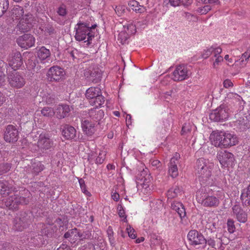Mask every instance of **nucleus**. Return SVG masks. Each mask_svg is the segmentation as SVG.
I'll use <instances>...</instances> for the list:
<instances>
[{
    "mask_svg": "<svg viewBox=\"0 0 250 250\" xmlns=\"http://www.w3.org/2000/svg\"><path fill=\"white\" fill-rule=\"evenodd\" d=\"M19 138V132L16 127L13 125H8L6 128L4 139L6 142L14 143Z\"/></svg>",
    "mask_w": 250,
    "mask_h": 250,
    "instance_id": "nucleus-18",
    "label": "nucleus"
},
{
    "mask_svg": "<svg viewBox=\"0 0 250 250\" xmlns=\"http://www.w3.org/2000/svg\"><path fill=\"white\" fill-rule=\"evenodd\" d=\"M129 37L130 36L123 30L119 34L118 40H120V42L124 44L125 43Z\"/></svg>",
    "mask_w": 250,
    "mask_h": 250,
    "instance_id": "nucleus-44",
    "label": "nucleus"
},
{
    "mask_svg": "<svg viewBox=\"0 0 250 250\" xmlns=\"http://www.w3.org/2000/svg\"><path fill=\"white\" fill-rule=\"evenodd\" d=\"M223 85L225 88H229L232 87L233 86V83L230 80L227 79L224 81Z\"/></svg>",
    "mask_w": 250,
    "mask_h": 250,
    "instance_id": "nucleus-60",
    "label": "nucleus"
},
{
    "mask_svg": "<svg viewBox=\"0 0 250 250\" xmlns=\"http://www.w3.org/2000/svg\"><path fill=\"white\" fill-rule=\"evenodd\" d=\"M21 55L20 52H16L8 59V64L14 70L19 69L22 64Z\"/></svg>",
    "mask_w": 250,
    "mask_h": 250,
    "instance_id": "nucleus-20",
    "label": "nucleus"
},
{
    "mask_svg": "<svg viewBox=\"0 0 250 250\" xmlns=\"http://www.w3.org/2000/svg\"><path fill=\"white\" fill-rule=\"evenodd\" d=\"M171 208L178 213L181 219L185 217L186 214L185 208L181 203L173 202L171 204Z\"/></svg>",
    "mask_w": 250,
    "mask_h": 250,
    "instance_id": "nucleus-30",
    "label": "nucleus"
},
{
    "mask_svg": "<svg viewBox=\"0 0 250 250\" xmlns=\"http://www.w3.org/2000/svg\"><path fill=\"white\" fill-rule=\"evenodd\" d=\"M192 2V0H180V3L184 6H188Z\"/></svg>",
    "mask_w": 250,
    "mask_h": 250,
    "instance_id": "nucleus-63",
    "label": "nucleus"
},
{
    "mask_svg": "<svg viewBox=\"0 0 250 250\" xmlns=\"http://www.w3.org/2000/svg\"><path fill=\"white\" fill-rule=\"evenodd\" d=\"M229 116V108L226 104H223L212 111L210 113L209 119L215 122L225 121Z\"/></svg>",
    "mask_w": 250,
    "mask_h": 250,
    "instance_id": "nucleus-8",
    "label": "nucleus"
},
{
    "mask_svg": "<svg viewBox=\"0 0 250 250\" xmlns=\"http://www.w3.org/2000/svg\"><path fill=\"white\" fill-rule=\"evenodd\" d=\"M123 31L129 36L134 34L136 31V25L132 23L125 24L123 25Z\"/></svg>",
    "mask_w": 250,
    "mask_h": 250,
    "instance_id": "nucleus-36",
    "label": "nucleus"
},
{
    "mask_svg": "<svg viewBox=\"0 0 250 250\" xmlns=\"http://www.w3.org/2000/svg\"><path fill=\"white\" fill-rule=\"evenodd\" d=\"M63 137L67 140H71L75 138L76 135V130L74 127L68 125H65L62 130Z\"/></svg>",
    "mask_w": 250,
    "mask_h": 250,
    "instance_id": "nucleus-28",
    "label": "nucleus"
},
{
    "mask_svg": "<svg viewBox=\"0 0 250 250\" xmlns=\"http://www.w3.org/2000/svg\"><path fill=\"white\" fill-rule=\"evenodd\" d=\"M150 206L152 209L154 210H159L163 207L162 201L159 200H154L150 203Z\"/></svg>",
    "mask_w": 250,
    "mask_h": 250,
    "instance_id": "nucleus-39",
    "label": "nucleus"
},
{
    "mask_svg": "<svg viewBox=\"0 0 250 250\" xmlns=\"http://www.w3.org/2000/svg\"><path fill=\"white\" fill-rule=\"evenodd\" d=\"M88 234L85 232H82L77 229L69 230L64 235L66 239H68L71 243H80L82 241L88 237Z\"/></svg>",
    "mask_w": 250,
    "mask_h": 250,
    "instance_id": "nucleus-9",
    "label": "nucleus"
},
{
    "mask_svg": "<svg viewBox=\"0 0 250 250\" xmlns=\"http://www.w3.org/2000/svg\"><path fill=\"white\" fill-rule=\"evenodd\" d=\"M206 243H207L209 246L216 249V248H215V242L214 239L212 238H208L207 240H206Z\"/></svg>",
    "mask_w": 250,
    "mask_h": 250,
    "instance_id": "nucleus-62",
    "label": "nucleus"
},
{
    "mask_svg": "<svg viewBox=\"0 0 250 250\" xmlns=\"http://www.w3.org/2000/svg\"><path fill=\"white\" fill-rule=\"evenodd\" d=\"M37 55L42 62L45 63L49 61L51 52L49 49L42 46L38 50Z\"/></svg>",
    "mask_w": 250,
    "mask_h": 250,
    "instance_id": "nucleus-25",
    "label": "nucleus"
},
{
    "mask_svg": "<svg viewBox=\"0 0 250 250\" xmlns=\"http://www.w3.org/2000/svg\"><path fill=\"white\" fill-rule=\"evenodd\" d=\"M182 191L177 186L174 185L168 189L167 196L168 199H173L181 195Z\"/></svg>",
    "mask_w": 250,
    "mask_h": 250,
    "instance_id": "nucleus-31",
    "label": "nucleus"
},
{
    "mask_svg": "<svg viewBox=\"0 0 250 250\" xmlns=\"http://www.w3.org/2000/svg\"><path fill=\"white\" fill-rule=\"evenodd\" d=\"M106 232L110 244L112 247H114L115 245V241L113 237L114 232L111 227H108Z\"/></svg>",
    "mask_w": 250,
    "mask_h": 250,
    "instance_id": "nucleus-43",
    "label": "nucleus"
},
{
    "mask_svg": "<svg viewBox=\"0 0 250 250\" xmlns=\"http://www.w3.org/2000/svg\"><path fill=\"white\" fill-rule=\"evenodd\" d=\"M172 91H167L161 94V99L163 100L168 102L172 98Z\"/></svg>",
    "mask_w": 250,
    "mask_h": 250,
    "instance_id": "nucleus-48",
    "label": "nucleus"
},
{
    "mask_svg": "<svg viewBox=\"0 0 250 250\" xmlns=\"http://www.w3.org/2000/svg\"><path fill=\"white\" fill-rule=\"evenodd\" d=\"M190 75L187 67L184 65H179L176 67L172 74V79L174 81H181L187 79Z\"/></svg>",
    "mask_w": 250,
    "mask_h": 250,
    "instance_id": "nucleus-14",
    "label": "nucleus"
},
{
    "mask_svg": "<svg viewBox=\"0 0 250 250\" xmlns=\"http://www.w3.org/2000/svg\"><path fill=\"white\" fill-rule=\"evenodd\" d=\"M53 142L47 135L41 134L37 142V149L36 151L44 152L45 151L51 148Z\"/></svg>",
    "mask_w": 250,
    "mask_h": 250,
    "instance_id": "nucleus-12",
    "label": "nucleus"
},
{
    "mask_svg": "<svg viewBox=\"0 0 250 250\" xmlns=\"http://www.w3.org/2000/svg\"><path fill=\"white\" fill-rule=\"evenodd\" d=\"M27 65L29 69H35L37 67V70H39L40 68L38 67L36 62H33V60H29Z\"/></svg>",
    "mask_w": 250,
    "mask_h": 250,
    "instance_id": "nucleus-55",
    "label": "nucleus"
},
{
    "mask_svg": "<svg viewBox=\"0 0 250 250\" xmlns=\"http://www.w3.org/2000/svg\"><path fill=\"white\" fill-rule=\"evenodd\" d=\"M223 59L224 61L226 62V63L228 65L232 64L234 62H236L235 60H234L233 56L229 54L225 55Z\"/></svg>",
    "mask_w": 250,
    "mask_h": 250,
    "instance_id": "nucleus-47",
    "label": "nucleus"
},
{
    "mask_svg": "<svg viewBox=\"0 0 250 250\" xmlns=\"http://www.w3.org/2000/svg\"><path fill=\"white\" fill-rule=\"evenodd\" d=\"M217 157L220 164L224 167L232 166L235 160L233 154L226 150L219 151Z\"/></svg>",
    "mask_w": 250,
    "mask_h": 250,
    "instance_id": "nucleus-11",
    "label": "nucleus"
},
{
    "mask_svg": "<svg viewBox=\"0 0 250 250\" xmlns=\"http://www.w3.org/2000/svg\"><path fill=\"white\" fill-rule=\"evenodd\" d=\"M129 7L136 13L143 14L146 11V7L139 4L136 0H130L128 2Z\"/></svg>",
    "mask_w": 250,
    "mask_h": 250,
    "instance_id": "nucleus-29",
    "label": "nucleus"
},
{
    "mask_svg": "<svg viewBox=\"0 0 250 250\" xmlns=\"http://www.w3.org/2000/svg\"><path fill=\"white\" fill-rule=\"evenodd\" d=\"M188 239L192 245L196 246L206 243L203 235L196 230H191L188 234Z\"/></svg>",
    "mask_w": 250,
    "mask_h": 250,
    "instance_id": "nucleus-16",
    "label": "nucleus"
},
{
    "mask_svg": "<svg viewBox=\"0 0 250 250\" xmlns=\"http://www.w3.org/2000/svg\"><path fill=\"white\" fill-rule=\"evenodd\" d=\"M106 151L104 150L96 149L91 151L88 155V160L91 163H95L99 165L102 164L105 160Z\"/></svg>",
    "mask_w": 250,
    "mask_h": 250,
    "instance_id": "nucleus-17",
    "label": "nucleus"
},
{
    "mask_svg": "<svg viewBox=\"0 0 250 250\" xmlns=\"http://www.w3.org/2000/svg\"><path fill=\"white\" fill-rule=\"evenodd\" d=\"M55 114L57 118H63L66 117L70 111V108L66 104L58 105L56 107Z\"/></svg>",
    "mask_w": 250,
    "mask_h": 250,
    "instance_id": "nucleus-27",
    "label": "nucleus"
},
{
    "mask_svg": "<svg viewBox=\"0 0 250 250\" xmlns=\"http://www.w3.org/2000/svg\"><path fill=\"white\" fill-rule=\"evenodd\" d=\"M211 9V6L209 5H206L203 7L198 8L197 9V12L201 15L206 14L208 12L210 11Z\"/></svg>",
    "mask_w": 250,
    "mask_h": 250,
    "instance_id": "nucleus-46",
    "label": "nucleus"
},
{
    "mask_svg": "<svg viewBox=\"0 0 250 250\" xmlns=\"http://www.w3.org/2000/svg\"><path fill=\"white\" fill-rule=\"evenodd\" d=\"M64 75L63 69L58 66H53L49 69L47 76L51 81H59L63 79Z\"/></svg>",
    "mask_w": 250,
    "mask_h": 250,
    "instance_id": "nucleus-13",
    "label": "nucleus"
},
{
    "mask_svg": "<svg viewBox=\"0 0 250 250\" xmlns=\"http://www.w3.org/2000/svg\"><path fill=\"white\" fill-rule=\"evenodd\" d=\"M14 223L15 229L18 231H21L26 227L24 219L17 217L15 219Z\"/></svg>",
    "mask_w": 250,
    "mask_h": 250,
    "instance_id": "nucleus-35",
    "label": "nucleus"
},
{
    "mask_svg": "<svg viewBox=\"0 0 250 250\" xmlns=\"http://www.w3.org/2000/svg\"><path fill=\"white\" fill-rule=\"evenodd\" d=\"M23 9L20 6L15 7L13 10V15L15 17L16 19H20L21 17H23L24 15Z\"/></svg>",
    "mask_w": 250,
    "mask_h": 250,
    "instance_id": "nucleus-41",
    "label": "nucleus"
},
{
    "mask_svg": "<svg viewBox=\"0 0 250 250\" xmlns=\"http://www.w3.org/2000/svg\"><path fill=\"white\" fill-rule=\"evenodd\" d=\"M8 81L11 87L16 88H21L25 84V79L22 76L17 72L9 75Z\"/></svg>",
    "mask_w": 250,
    "mask_h": 250,
    "instance_id": "nucleus-15",
    "label": "nucleus"
},
{
    "mask_svg": "<svg viewBox=\"0 0 250 250\" xmlns=\"http://www.w3.org/2000/svg\"><path fill=\"white\" fill-rule=\"evenodd\" d=\"M125 121L126 125L128 127L129 125H131L132 121H131V116L130 114H125Z\"/></svg>",
    "mask_w": 250,
    "mask_h": 250,
    "instance_id": "nucleus-61",
    "label": "nucleus"
},
{
    "mask_svg": "<svg viewBox=\"0 0 250 250\" xmlns=\"http://www.w3.org/2000/svg\"><path fill=\"white\" fill-rule=\"evenodd\" d=\"M85 97L90 105L96 108L101 107L104 103V97L98 87H90L85 92Z\"/></svg>",
    "mask_w": 250,
    "mask_h": 250,
    "instance_id": "nucleus-5",
    "label": "nucleus"
},
{
    "mask_svg": "<svg viewBox=\"0 0 250 250\" xmlns=\"http://www.w3.org/2000/svg\"><path fill=\"white\" fill-rule=\"evenodd\" d=\"M179 155L177 154L172 157L169 163L168 168V174L172 178L176 177L178 175V170L177 167L178 163V158Z\"/></svg>",
    "mask_w": 250,
    "mask_h": 250,
    "instance_id": "nucleus-24",
    "label": "nucleus"
},
{
    "mask_svg": "<svg viewBox=\"0 0 250 250\" xmlns=\"http://www.w3.org/2000/svg\"><path fill=\"white\" fill-rule=\"evenodd\" d=\"M233 216L240 223H245L247 220L248 215L238 205H235L232 207Z\"/></svg>",
    "mask_w": 250,
    "mask_h": 250,
    "instance_id": "nucleus-21",
    "label": "nucleus"
},
{
    "mask_svg": "<svg viewBox=\"0 0 250 250\" xmlns=\"http://www.w3.org/2000/svg\"><path fill=\"white\" fill-rule=\"evenodd\" d=\"M228 230L230 233L234 232L235 227L234 224V221L231 219H229L227 221Z\"/></svg>",
    "mask_w": 250,
    "mask_h": 250,
    "instance_id": "nucleus-49",
    "label": "nucleus"
},
{
    "mask_svg": "<svg viewBox=\"0 0 250 250\" xmlns=\"http://www.w3.org/2000/svg\"><path fill=\"white\" fill-rule=\"evenodd\" d=\"M190 131L189 125L185 124L182 127L181 133L182 135Z\"/></svg>",
    "mask_w": 250,
    "mask_h": 250,
    "instance_id": "nucleus-59",
    "label": "nucleus"
},
{
    "mask_svg": "<svg viewBox=\"0 0 250 250\" xmlns=\"http://www.w3.org/2000/svg\"><path fill=\"white\" fill-rule=\"evenodd\" d=\"M8 0H0V17L2 16L8 8Z\"/></svg>",
    "mask_w": 250,
    "mask_h": 250,
    "instance_id": "nucleus-42",
    "label": "nucleus"
},
{
    "mask_svg": "<svg viewBox=\"0 0 250 250\" xmlns=\"http://www.w3.org/2000/svg\"><path fill=\"white\" fill-rule=\"evenodd\" d=\"M33 167H34V172L36 173H38L42 171L44 168L43 165L40 162H38L35 164V166Z\"/></svg>",
    "mask_w": 250,
    "mask_h": 250,
    "instance_id": "nucleus-52",
    "label": "nucleus"
},
{
    "mask_svg": "<svg viewBox=\"0 0 250 250\" xmlns=\"http://www.w3.org/2000/svg\"><path fill=\"white\" fill-rule=\"evenodd\" d=\"M135 25H136V28L142 29L145 27L146 23L145 21H137Z\"/></svg>",
    "mask_w": 250,
    "mask_h": 250,
    "instance_id": "nucleus-58",
    "label": "nucleus"
},
{
    "mask_svg": "<svg viewBox=\"0 0 250 250\" xmlns=\"http://www.w3.org/2000/svg\"><path fill=\"white\" fill-rule=\"evenodd\" d=\"M95 123L90 118L82 120V127L83 131L88 135H91L95 132Z\"/></svg>",
    "mask_w": 250,
    "mask_h": 250,
    "instance_id": "nucleus-23",
    "label": "nucleus"
},
{
    "mask_svg": "<svg viewBox=\"0 0 250 250\" xmlns=\"http://www.w3.org/2000/svg\"><path fill=\"white\" fill-rule=\"evenodd\" d=\"M196 199L199 203L206 207H215L219 204V200L216 197L203 189L198 191Z\"/></svg>",
    "mask_w": 250,
    "mask_h": 250,
    "instance_id": "nucleus-6",
    "label": "nucleus"
},
{
    "mask_svg": "<svg viewBox=\"0 0 250 250\" xmlns=\"http://www.w3.org/2000/svg\"><path fill=\"white\" fill-rule=\"evenodd\" d=\"M250 57V52L249 51L245 52L243 54L239 61L236 62H237V65H239L240 67H242L245 66Z\"/></svg>",
    "mask_w": 250,
    "mask_h": 250,
    "instance_id": "nucleus-38",
    "label": "nucleus"
},
{
    "mask_svg": "<svg viewBox=\"0 0 250 250\" xmlns=\"http://www.w3.org/2000/svg\"><path fill=\"white\" fill-rule=\"evenodd\" d=\"M219 47V46L214 45L206 49H205L202 54V57L204 59L208 58L211 55L214 54L215 51L217 50Z\"/></svg>",
    "mask_w": 250,
    "mask_h": 250,
    "instance_id": "nucleus-37",
    "label": "nucleus"
},
{
    "mask_svg": "<svg viewBox=\"0 0 250 250\" xmlns=\"http://www.w3.org/2000/svg\"><path fill=\"white\" fill-rule=\"evenodd\" d=\"M117 210L119 216L122 218V220L124 222H126V216L125 214V210L121 205H119L117 207Z\"/></svg>",
    "mask_w": 250,
    "mask_h": 250,
    "instance_id": "nucleus-45",
    "label": "nucleus"
},
{
    "mask_svg": "<svg viewBox=\"0 0 250 250\" xmlns=\"http://www.w3.org/2000/svg\"><path fill=\"white\" fill-rule=\"evenodd\" d=\"M17 42L21 48L27 49L34 45L35 39L32 35L28 34L19 37Z\"/></svg>",
    "mask_w": 250,
    "mask_h": 250,
    "instance_id": "nucleus-19",
    "label": "nucleus"
},
{
    "mask_svg": "<svg viewBox=\"0 0 250 250\" xmlns=\"http://www.w3.org/2000/svg\"><path fill=\"white\" fill-rule=\"evenodd\" d=\"M57 250H70V248L66 244H62Z\"/></svg>",
    "mask_w": 250,
    "mask_h": 250,
    "instance_id": "nucleus-64",
    "label": "nucleus"
},
{
    "mask_svg": "<svg viewBox=\"0 0 250 250\" xmlns=\"http://www.w3.org/2000/svg\"><path fill=\"white\" fill-rule=\"evenodd\" d=\"M41 113L43 116L48 117H52L55 114L54 109L49 107H44L41 110Z\"/></svg>",
    "mask_w": 250,
    "mask_h": 250,
    "instance_id": "nucleus-40",
    "label": "nucleus"
},
{
    "mask_svg": "<svg viewBox=\"0 0 250 250\" xmlns=\"http://www.w3.org/2000/svg\"><path fill=\"white\" fill-rule=\"evenodd\" d=\"M213 167V164L208 160L201 158L197 160L195 171L201 183L207 185L213 184L212 170Z\"/></svg>",
    "mask_w": 250,
    "mask_h": 250,
    "instance_id": "nucleus-2",
    "label": "nucleus"
},
{
    "mask_svg": "<svg viewBox=\"0 0 250 250\" xmlns=\"http://www.w3.org/2000/svg\"><path fill=\"white\" fill-rule=\"evenodd\" d=\"M115 11L119 16H121L124 12L125 8L122 6H118L116 7Z\"/></svg>",
    "mask_w": 250,
    "mask_h": 250,
    "instance_id": "nucleus-57",
    "label": "nucleus"
},
{
    "mask_svg": "<svg viewBox=\"0 0 250 250\" xmlns=\"http://www.w3.org/2000/svg\"><path fill=\"white\" fill-rule=\"evenodd\" d=\"M0 194L3 196L11 195L4 201L5 206L10 209H16L20 204H26L27 201L24 197L12 194L9 188V183L6 181H0Z\"/></svg>",
    "mask_w": 250,
    "mask_h": 250,
    "instance_id": "nucleus-3",
    "label": "nucleus"
},
{
    "mask_svg": "<svg viewBox=\"0 0 250 250\" xmlns=\"http://www.w3.org/2000/svg\"><path fill=\"white\" fill-rule=\"evenodd\" d=\"M242 204L245 206H250V185L243 190L241 195Z\"/></svg>",
    "mask_w": 250,
    "mask_h": 250,
    "instance_id": "nucleus-32",
    "label": "nucleus"
},
{
    "mask_svg": "<svg viewBox=\"0 0 250 250\" xmlns=\"http://www.w3.org/2000/svg\"><path fill=\"white\" fill-rule=\"evenodd\" d=\"M236 125L238 126L239 129L243 131L250 127V122L247 119H240L236 122Z\"/></svg>",
    "mask_w": 250,
    "mask_h": 250,
    "instance_id": "nucleus-34",
    "label": "nucleus"
},
{
    "mask_svg": "<svg viewBox=\"0 0 250 250\" xmlns=\"http://www.w3.org/2000/svg\"><path fill=\"white\" fill-rule=\"evenodd\" d=\"M126 230L129 237L132 239H135L136 238V235L135 233V230L130 225L127 227Z\"/></svg>",
    "mask_w": 250,
    "mask_h": 250,
    "instance_id": "nucleus-51",
    "label": "nucleus"
},
{
    "mask_svg": "<svg viewBox=\"0 0 250 250\" xmlns=\"http://www.w3.org/2000/svg\"><path fill=\"white\" fill-rule=\"evenodd\" d=\"M96 25L89 26L85 22L79 21L75 25V38L78 41H83L89 45L94 37V34L92 32V29H94Z\"/></svg>",
    "mask_w": 250,
    "mask_h": 250,
    "instance_id": "nucleus-4",
    "label": "nucleus"
},
{
    "mask_svg": "<svg viewBox=\"0 0 250 250\" xmlns=\"http://www.w3.org/2000/svg\"><path fill=\"white\" fill-rule=\"evenodd\" d=\"M36 20L32 15L28 14L22 17L17 25L19 30L25 32L30 30L36 23Z\"/></svg>",
    "mask_w": 250,
    "mask_h": 250,
    "instance_id": "nucleus-10",
    "label": "nucleus"
},
{
    "mask_svg": "<svg viewBox=\"0 0 250 250\" xmlns=\"http://www.w3.org/2000/svg\"><path fill=\"white\" fill-rule=\"evenodd\" d=\"M222 52V48L219 46L218 49L215 51L214 54L211 58L212 61V68L214 69H219L220 66L224 62L223 57L221 55Z\"/></svg>",
    "mask_w": 250,
    "mask_h": 250,
    "instance_id": "nucleus-22",
    "label": "nucleus"
},
{
    "mask_svg": "<svg viewBox=\"0 0 250 250\" xmlns=\"http://www.w3.org/2000/svg\"><path fill=\"white\" fill-rule=\"evenodd\" d=\"M151 181L150 175L146 174V176L140 180L139 184H138L139 194L144 201L147 200L150 195L151 192Z\"/></svg>",
    "mask_w": 250,
    "mask_h": 250,
    "instance_id": "nucleus-7",
    "label": "nucleus"
},
{
    "mask_svg": "<svg viewBox=\"0 0 250 250\" xmlns=\"http://www.w3.org/2000/svg\"><path fill=\"white\" fill-rule=\"evenodd\" d=\"M58 14L61 16H64L66 15L67 12L66 7L64 5L60 6L57 10Z\"/></svg>",
    "mask_w": 250,
    "mask_h": 250,
    "instance_id": "nucleus-53",
    "label": "nucleus"
},
{
    "mask_svg": "<svg viewBox=\"0 0 250 250\" xmlns=\"http://www.w3.org/2000/svg\"><path fill=\"white\" fill-rule=\"evenodd\" d=\"M209 139L211 144L215 147L224 148L235 146L239 142L235 134L225 131H213Z\"/></svg>",
    "mask_w": 250,
    "mask_h": 250,
    "instance_id": "nucleus-1",
    "label": "nucleus"
},
{
    "mask_svg": "<svg viewBox=\"0 0 250 250\" xmlns=\"http://www.w3.org/2000/svg\"><path fill=\"white\" fill-rule=\"evenodd\" d=\"M5 83V76L2 68L0 66V86Z\"/></svg>",
    "mask_w": 250,
    "mask_h": 250,
    "instance_id": "nucleus-56",
    "label": "nucleus"
},
{
    "mask_svg": "<svg viewBox=\"0 0 250 250\" xmlns=\"http://www.w3.org/2000/svg\"><path fill=\"white\" fill-rule=\"evenodd\" d=\"M207 223L208 227L211 231H214L219 226V219L217 215L213 212L209 213Z\"/></svg>",
    "mask_w": 250,
    "mask_h": 250,
    "instance_id": "nucleus-26",
    "label": "nucleus"
},
{
    "mask_svg": "<svg viewBox=\"0 0 250 250\" xmlns=\"http://www.w3.org/2000/svg\"><path fill=\"white\" fill-rule=\"evenodd\" d=\"M90 118L96 123L99 122L104 117V112L103 110H91L89 113Z\"/></svg>",
    "mask_w": 250,
    "mask_h": 250,
    "instance_id": "nucleus-33",
    "label": "nucleus"
},
{
    "mask_svg": "<svg viewBox=\"0 0 250 250\" xmlns=\"http://www.w3.org/2000/svg\"><path fill=\"white\" fill-rule=\"evenodd\" d=\"M11 166L8 164H0V175L10 170Z\"/></svg>",
    "mask_w": 250,
    "mask_h": 250,
    "instance_id": "nucleus-50",
    "label": "nucleus"
},
{
    "mask_svg": "<svg viewBox=\"0 0 250 250\" xmlns=\"http://www.w3.org/2000/svg\"><path fill=\"white\" fill-rule=\"evenodd\" d=\"M227 98L228 99H235L240 100L241 97L236 93L229 92L227 94Z\"/></svg>",
    "mask_w": 250,
    "mask_h": 250,
    "instance_id": "nucleus-54",
    "label": "nucleus"
}]
</instances>
